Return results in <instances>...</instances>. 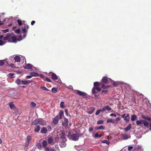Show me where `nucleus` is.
<instances>
[{
    "label": "nucleus",
    "instance_id": "obj_1",
    "mask_svg": "<svg viewBox=\"0 0 151 151\" xmlns=\"http://www.w3.org/2000/svg\"><path fill=\"white\" fill-rule=\"evenodd\" d=\"M5 40H8L9 42H14L17 41L16 37L13 35L9 34L4 37Z\"/></svg>",
    "mask_w": 151,
    "mask_h": 151
},
{
    "label": "nucleus",
    "instance_id": "obj_2",
    "mask_svg": "<svg viewBox=\"0 0 151 151\" xmlns=\"http://www.w3.org/2000/svg\"><path fill=\"white\" fill-rule=\"evenodd\" d=\"M67 136L70 139L74 141L78 140L79 139V135L77 133H73L70 135V133H69Z\"/></svg>",
    "mask_w": 151,
    "mask_h": 151
},
{
    "label": "nucleus",
    "instance_id": "obj_3",
    "mask_svg": "<svg viewBox=\"0 0 151 151\" xmlns=\"http://www.w3.org/2000/svg\"><path fill=\"white\" fill-rule=\"evenodd\" d=\"M29 26L28 25H26L24 27L22 28V32L23 34V38H24L26 36V33L27 32L28 29L29 28Z\"/></svg>",
    "mask_w": 151,
    "mask_h": 151
},
{
    "label": "nucleus",
    "instance_id": "obj_4",
    "mask_svg": "<svg viewBox=\"0 0 151 151\" xmlns=\"http://www.w3.org/2000/svg\"><path fill=\"white\" fill-rule=\"evenodd\" d=\"M51 76L53 79L55 80L56 82L59 83L61 82V81L60 80V78H58L55 74L52 73L51 75Z\"/></svg>",
    "mask_w": 151,
    "mask_h": 151
},
{
    "label": "nucleus",
    "instance_id": "obj_5",
    "mask_svg": "<svg viewBox=\"0 0 151 151\" xmlns=\"http://www.w3.org/2000/svg\"><path fill=\"white\" fill-rule=\"evenodd\" d=\"M74 93H75L79 95L83 96L85 97L86 96V94L85 93L82 92L79 90H75Z\"/></svg>",
    "mask_w": 151,
    "mask_h": 151
},
{
    "label": "nucleus",
    "instance_id": "obj_6",
    "mask_svg": "<svg viewBox=\"0 0 151 151\" xmlns=\"http://www.w3.org/2000/svg\"><path fill=\"white\" fill-rule=\"evenodd\" d=\"M122 118H124V120L126 122H128L129 120V114H124L122 115L121 116Z\"/></svg>",
    "mask_w": 151,
    "mask_h": 151
},
{
    "label": "nucleus",
    "instance_id": "obj_7",
    "mask_svg": "<svg viewBox=\"0 0 151 151\" xmlns=\"http://www.w3.org/2000/svg\"><path fill=\"white\" fill-rule=\"evenodd\" d=\"M61 134H60V137L63 140V141L65 142L66 141V139H65V132L63 131H61Z\"/></svg>",
    "mask_w": 151,
    "mask_h": 151
},
{
    "label": "nucleus",
    "instance_id": "obj_8",
    "mask_svg": "<svg viewBox=\"0 0 151 151\" xmlns=\"http://www.w3.org/2000/svg\"><path fill=\"white\" fill-rule=\"evenodd\" d=\"M4 37L3 35H1L0 36V45H3L6 43V42L5 41L1 40V39H3L4 40H5L4 39Z\"/></svg>",
    "mask_w": 151,
    "mask_h": 151
},
{
    "label": "nucleus",
    "instance_id": "obj_9",
    "mask_svg": "<svg viewBox=\"0 0 151 151\" xmlns=\"http://www.w3.org/2000/svg\"><path fill=\"white\" fill-rule=\"evenodd\" d=\"M111 109V108L108 105H106L104 106L103 109H102L101 111L103 112L106 110H108V111H110Z\"/></svg>",
    "mask_w": 151,
    "mask_h": 151
},
{
    "label": "nucleus",
    "instance_id": "obj_10",
    "mask_svg": "<svg viewBox=\"0 0 151 151\" xmlns=\"http://www.w3.org/2000/svg\"><path fill=\"white\" fill-rule=\"evenodd\" d=\"M122 135L123 139L124 140L127 139L128 138H130L131 137V136L130 135H128L126 134H122Z\"/></svg>",
    "mask_w": 151,
    "mask_h": 151
},
{
    "label": "nucleus",
    "instance_id": "obj_11",
    "mask_svg": "<svg viewBox=\"0 0 151 151\" xmlns=\"http://www.w3.org/2000/svg\"><path fill=\"white\" fill-rule=\"evenodd\" d=\"M39 124L42 126L45 125L46 124V122L41 119H39Z\"/></svg>",
    "mask_w": 151,
    "mask_h": 151
},
{
    "label": "nucleus",
    "instance_id": "obj_12",
    "mask_svg": "<svg viewBox=\"0 0 151 151\" xmlns=\"http://www.w3.org/2000/svg\"><path fill=\"white\" fill-rule=\"evenodd\" d=\"M68 119L65 118L64 119V122L62 123V125L65 127H68Z\"/></svg>",
    "mask_w": 151,
    "mask_h": 151
},
{
    "label": "nucleus",
    "instance_id": "obj_13",
    "mask_svg": "<svg viewBox=\"0 0 151 151\" xmlns=\"http://www.w3.org/2000/svg\"><path fill=\"white\" fill-rule=\"evenodd\" d=\"M20 65V63H18L17 64L16 63H15L14 64H12L10 65V66L12 68H19V66Z\"/></svg>",
    "mask_w": 151,
    "mask_h": 151
},
{
    "label": "nucleus",
    "instance_id": "obj_14",
    "mask_svg": "<svg viewBox=\"0 0 151 151\" xmlns=\"http://www.w3.org/2000/svg\"><path fill=\"white\" fill-rule=\"evenodd\" d=\"M102 80L104 83L107 84L109 83V80L107 79L106 77H103Z\"/></svg>",
    "mask_w": 151,
    "mask_h": 151
},
{
    "label": "nucleus",
    "instance_id": "obj_15",
    "mask_svg": "<svg viewBox=\"0 0 151 151\" xmlns=\"http://www.w3.org/2000/svg\"><path fill=\"white\" fill-rule=\"evenodd\" d=\"M59 116L58 115L56 116L53 119V122L55 124H57L58 121Z\"/></svg>",
    "mask_w": 151,
    "mask_h": 151
},
{
    "label": "nucleus",
    "instance_id": "obj_16",
    "mask_svg": "<svg viewBox=\"0 0 151 151\" xmlns=\"http://www.w3.org/2000/svg\"><path fill=\"white\" fill-rule=\"evenodd\" d=\"M14 60L15 61L14 63H16V62H19L20 61L21 59L20 57L18 56H17L14 57Z\"/></svg>",
    "mask_w": 151,
    "mask_h": 151
},
{
    "label": "nucleus",
    "instance_id": "obj_17",
    "mask_svg": "<svg viewBox=\"0 0 151 151\" xmlns=\"http://www.w3.org/2000/svg\"><path fill=\"white\" fill-rule=\"evenodd\" d=\"M137 116L136 115L134 114L132 115L131 120L132 121H134L135 120H137Z\"/></svg>",
    "mask_w": 151,
    "mask_h": 151
},
{
    "label": "nucleus",
    "instance_id": "obj_18",
    "mask_svg": "<svg viewBox=\"0 0 151 151\" xmlns=\"http://www.w3.org/2000/svg\"><path fill=\"white\" fill-rule=\"evenodd\" d=\"M47 129L46 128L44 127L41 130L40 132L42 134H45L47 132Z\"/></svg>",
    "mask_w": 151,
    "mask_h": 151
},
{
    "label": "nucleus",
    "instance_id": "obj_19",
    "mask_svg": "<svg viewBox=\"0 0 151 151\" xmlns=\"http://www.w3.org/2000/svg\"><path fill=\"white\" fill-rule=\"evenodd\" d=\"M32 68V65L30 64H27L26 66L24 67V68L27 69H29L31 68Z\"/></svg>",
    "mask_w": 151,
    "mask_h": 151
},
{
    "label": "nucleus",
    "instance_id": "obj_20",
    "mask_svg": "<svg viewBox=\"0 0 151 151\" xmlns=\"http://www.w3.org/2000/svg\"><path fill=\"white\" fill-rule=\"evenodd\" d=\"M131 124H129L128 126L124 129V131L125 132H127L131 128Z\"/></svg>",
    "mask_w": 151,
    "mask_h": 151
},
{
    "label": "nucleus",
    "instance_id": "obj_21",
    "mask_svg": "<svg viewBox=\"0 0 151 151\" xmlns=\"http://www.w3.org/2000/svg\"><path fill=\"white\" fill-rule=\"evenodd\" d=\"M21 82L24 85H26L28 83H29L31 82L29 80L27 81H22Z\"/></svg>",
    "mask_w": 151,
    "mask_h": 151
},
{
    "label": "nucleus",
    "instance_id": "obj_22",
    "mask_svg": "<svg viewBox=\"0 0 151 151\" xmlns=\"http://www.w3.org/2000/svg\"><path fill=\"white\" fill-rule=\"evenodd\" d=\"M39 124V119H36L32 123V125H37Z\"/></svg>",
    "mask_w": 151,
    "mask_h": 151
},
{
    "label": "nucleus",
    "instance_id": "obj_23",
    "mask_svg": "<svg viewBox=\"0 0 151 151\" xmlns=\"http://www.w3.org/2000/svg\"><path fill=\"white\" fill-rule=\"evenodd\" d=\"M143 120L137 121L136 122L137 125H139L142 124H143Z\"/></svg>",
    "mask_w": 151,
    "mask_h": 151
},
{
    "label": "nucleus",
    "instance_id": "obj_24",
    "mask_svg": "<svg viewBox=\"0 0 151 151\" xmlns=\"http://www.w3.org/2000/svg\"><path fill=\"white\" fill-rule=\"evenodd\" d=\"M64 114V112L63 111H60L59 113V118L60 119H61L62 118L63 115Z\"/></svg>",
    "mask_w": 151,
    "mask_h": 151
},
{
    "label": "nucleus",
    "instance_id": "obj_25",
    "mask_svg": "<svg viewBox=\"0 0 151 151\" xmlns=\"http://www.w3.org/2000/svg\"><path fill=\"white\" fill-rule=\"evenodd\" d=\"M90 109V110L88 111V113L90 114H91L95 110V109L93 107H91Z\"/></svg>",
    "mask_w": 151,
    "mask_h": 151
},
{
    "label": "nucleus",
    "instance_id": "obj_26",
    "mask_svg": "<svg viewBox=\"0 0 151 151\" xmlns=\"http://www.w3.org/2000/svg\"><path fill=\"white\" fill-rule=\"evenodd\" d=\"M40 127L39 125H37V127L35 128V129L34 130V131L35 132H38L40 130Z\"/></svg>",
    "mask_w": 151,
    "mask_h": 151
},
{
    "label": "nucleus",
    "instance_id": "obj_27",
    "mask_svg": "<svg viewBox=\"0 0 151 151\" xmlns=\"http://www.w3.org/2000/svg\"><path fill=\"white\" fill-rule=\"evenodd\" d=\"M142 117L144 119H146L148 121H149L150 122V121L151 120L150 118L148 117L143 116H142Z\"/></svg>",
    "mask_w": 151,
    "mask_h": 151
},
{
    "label": "nucleus",
    "instance_id": "obj_28",
    "mask_svg": "<svg viewBox=\"0 0 151 151\" xmlns=\"http://www.w3.org/2000/svg\"><path fill=\"white\" fill-rule=\"evenodd\" d=\"M53 141V139L52 137H50L48 139V142L49 143L51 144Z\"/></svg>",
    "mask_w": 151,
    "mask_h": 151
},
{
    "label": "nucleus",
    "instance_id": "obj_29",
    "mask_svg": "<svg viewBox=\"0 0 151 151\" xmlns=\"http://www.w3.org/2000/svg\"><path fill=\"white\" fill-rule=\"evenodd\" d=\"M9 106L10 108L12 109H15V107L14 105L12 103H10L9 104Z\"/></svg>",
    "mask_w": 151,
    "mask_h": 151
},
{
    "label": "nucleus",
    "instance_id": "obj_30",
    "mask_svg": "<svg viewBox=\"0 0 151 151\" xmlns=\"http://www.w3.org/2000/svg\"><path fill=\"white\" fill-rule=\"evenodd\" d=\"M143 124L145 126L147 127L148 126L149 124L148 122L145 120H143Z\"/></svg>",
    "mask_w": 151,
    "mask_h": 151
},
{
    "label": "nucleus",
    "instance_id": "obj_31",
    "mask_svg": "<svg viewBox=\"0 0 151 151\" xmlns=\"http://www.w3.org/2000/svg\"><path fill=\"white\" fill-rule=\"evenodd\" d=\"M30 74L32 76H38V74L37 73L35 72H32L30 73Z\"/></svg>",
    "mask_w": 151,
    "mask_h": 151
},
{
    "label": "nucleus",
    "instance_id": "obj_32",
    "mask_svg": "<svg viewBox=\"0 0 151 151\" xmlns=\"http://www.w3.org/2000/svg\"><path fill=\"white\" fill-rule=\"evenodd\" d=\"M42 146L43 147H45L47 145V142L45 140H44L42 142Z\"/></svg>",
    "mask_w": 151,
    "mask_h": 151
},
{
    "label": "nucleus",
    "instance_id": "obj_33",
    "mask_svg": "<svg viewBox=\"0 0 151 151\" xmlns=\"http://www.w3.org/2000/svg\"><path fill=\"white\" fill-rule=\"evenodd\" d=\"M110 87L109 85L105 86L104 85V83L102 85V88L103 89H106L107 88H109Z\"/></svg>",
    "mask_w": 151,
    "mask_h": 151
},
{
    "label": "nucleus",
    "instance_id": "obj_34",
    "mask_svg": "<svg viewBox=\"0 0 151 151\" xmlns=\"http://www.w3.org/2000/svg\"><path fill=\"white\" fill-rule=\"evenodd\" d=\"M31 139V137L30 136H28L27 137V145L29 144L30 141Z\"/></svg>",
    "mask_w": 151,
    "mask_h": 151
},
{
    "label": "nucleus",
    "instance_id": "obj_35",
    "mask_svg": "<svg viewBox=\"0 0 151 151\" xmlns=\"http://www.w3.org/2000/svg\"><path fill=\"white\" fill-rule=\"evenodd\" d=\"M100 86V83L98 82H95L94 83V87H98Z\"/></svg>",
    "mask_w": 151,
    "mask_h": 151
},
{
    "label": "nucleus",
    "instance_id": "obj_36",
    "mask_svg": "<svg viewBox=\"0 0 151 151\" xmlns=\"http://www.w3.org/2000/svg\"><path fill=\"white\" fill-rule=\"evenodd\" d=\"M114 121L112 119H109L107 121V123H114Z\"/></svg>",
    "mask_w": 151,
    "mask_h": 151
},
{
    "label": "nucleus",
    "instance_id": "obj_37",
    "mask_svg": "<svg viewBox=\"0 0 151 151\" xmlns=\"http://www.w3.org/2000/svg\"><path fill=\"white\" fill-rule=\"evenodd\" d=\"M101 142L102 143H106L108 145H109L110 143V142L109 141L106 140H103Z\"/></svg>",
    "mask_w": 151,
    "mask_h": 151
},
{
    "label": "nucleus",
    "instance_id": "obj_38",
    "mask_svg": "<svg viewBox=\"0 0 151 151\" xmlns=\"http://www.w3.org/2000/svg\"><path fill=\"white\" fill-rule=\"evenodd\" d=\"M21 80L19 79H18L15 82L16 83L18 84V85H20L21 82Z\"/></svg>",
    "mask_w": 151,
    "mask_h": 151
},
{
    "label": "nucleus",
    "instance_id": "obj_39",
    "mask_svg": "<svg viewBox=\"0 0 151 151\" xmlns=\"http://www.w3.org/2000/svg\"><path fill=\"white\" fill-rule=\"evenodd\" d=\"M37 148L39 149H41L42 147V145L40 143H37Z\"/></svg>",
    "mask_w": 151,
    "mask_h": 151
},
{
    "label": "nucleus",
    "instance_id": "obj_40",
    "mask_svg": "<svg viewBox=\"0 0 151 151\" xmlns=\"http://www.w3.org/2000/svg\"><path fill=\"white\" fill-rule=\"evenodd\" d=\"M4 60H0V66H2L4 64Z\"/></svg>",
    "mask_w": 151,
    "mask_h": 151
},
{
    "label": "nucleus",
    "instance_id": "obj_41",
    "mask_svg": "<svg viewBox=\"0 0 151 151\" xmlns=\"http://www.w3.org/2000/svg\"><path fill=\"white\" fill-rule=\"evenodd\" d=\"M41 88L43 90L48 91H49V90L46 87H41Z\"/></svg>",
    "mask_w": 151,
    "mask_h": 151
},
{
    "label": "nucleus",
    "instance_id": "obj_42",
    "mask_svg": "<svg viewBox=\"0 0 151 151\" xmlns=\"http://www.w3.org/2000/svg\"><path fill=\"white\" fill-rule=\"evenodd\" d=\"M104 129V127L102 125H101L100 127L96 128V129Z\"/></svg>",
    "mask_w": 151,
    "mask_h": 151
},
{
    "label": "nucleus",
    "instance_id": "obj_43",
    "mask_svg": "<svg viewBox=\"0 0 151 151\" xmlns=\"http://www.w3.org/2000/svg\"><path fill=\"white\" fill-rule=\"evenodd\" d=\"M57 91V90L55 88H53L52 89V92L54 93H56Z\"/></svg>",
    "mask_w": 151,
    "mask_h": 151
},
{
    "label": "nucleus",
    "instance_id": "obj_44",
    "mask_svg": "<svg viewBox=\"0 0 151 151\" xmlns=\"http://www.w3.org/2000/svg\"><path fill=\"white\" fill-rule=\"evenodd\" d=\"M92 93H93V94H94L97 93V92L96 91L95 88L94 87H93L92 88Z\"/></svg>",
    "mask_w": 151,
    "mask_h": 151
},
{
    "label": "nucleus",
    "instance_id": "obj_45",
    "mask_svg": "<svg viewBox=\"0 0 151 151\" xmlns=\"http://www.w3.org/2000/svg\"><path fill=\"white\" fill-rule=\"evenodd\" d=\"M64 103L63 102H61L60 103V107L61 108H63L64 107Z\"/></svg>",
    "mask_w": 151,
    "mask_h": 151
},
{
    "label": "nucleus",
    "instance_id": "obj_46",
    "mask_svg": "<svg viewBox=\"0 0 151 151\" xmlns=\"http://www.w3.org/2000/svg\"><path fill=\"white\" fill-rule=\"evenodd\" d=\"M101 110H102V109H101L97 110L96 112V114H95L96 115H97L98 114H99L100 113L101 111Z\"/></svg>",
    "mask_w": 151,
    "mask_h": 151
},
{
    "label": "nucleus",
    "instance_id": "obj_47",
    "mask_svg": "<svg viewBox=\"0 0 151 151\" xmlns=\"http://www.w3.org/2000/svg\"><path fill=\"white\" fill-rule=\"evenodd\" d=\"M103 122H104L103 121V120H99L98 121V122H97V124H103Z\"/></svg>",
    "mask_w": 151,
    "mask_h": 151
},
{
    "label": "nucleus",
    "instance_id": "obj_48",
    "mask_svg": "<svg viewBox=\"0 0 151 151\" xmlns=\"http://www.w3.org/2000/svg\"><path fill=\"white\" fill-rule=\"evenodd\" d=\"M102 136V135L101 134H100L99 135V134L97 133H96L95 134V137H101Z\"/></svg>",
    "mask_w": 151,
    "mask_h": 151
},
{
    "label": "nucleus",
    "instance_id": "obj_49",
    "mask_svg": "<svg viewBox=\"0 0 151 151\" xmlns=\"http://www.w3.org/2000/svg\"><path fill=\"white\" fill-rule=\"evenodd\" d=\"M66 145V144L64 142H63L61 143L60 144V146L62 147H64Z\"/></svg>",
    "mask_w": 151,
    "mask_h": 151
},
{
    "label": "nucleus",
    "instance_id": "obj_50",
    "mask_svg": "<svg viewBox=\"0 0 151 151\" xmlns=\"http://www.w3.org/2000/svg\"><path fill=\"white\" fill-rule=\"evenodd\" d=\"M17 22L18 23V24L20 26L22 25V22L21 20H17Z\"/></svg>",
    "mask_w": 151,
    "mask_h": 151
},
{
    "label": "nucleus",
    "instance_id": "obj_51",
    "mask_svg": "<svg viewBox=\"0 0 151 151\" xmlns=\"http://www.w3.org/2000/svg\"><path fill=\"white\" fill-rule=\"evenodd\" d=\"M95 88L96 90L98 91H99L101 90V88H100L99 87H96Z\"/></svg>",
    "mask_w": 151,
    "mask_h": 151
},
{
    "label": "nucleus",
    "instance_id": "obj_52",
    "mask_svg": "<svg viewBox=\"0 0 151 151\" xmlns=\"http://www.w3.org/2000/svg\"><path fill=\"white\" fill-rule=\"evenodd\" d=\"M31 104L32 106L34 107H35L36 105V104L34 102H32L31 103Z\"/></svg>",
    "mask_w": 151,
    "mask_h": 151
},
{
    "label": "nucleus",
    "instance_id": "obj_53",
    "mask_svg": "<svg viewBox=\"0 0 151 151\" xmlns=\"http://www.w3.org/2000/svg\"><path fill=\"white\" fill-rule=\"evenodd\" d=\"M14 75V74L12 73H10L9 74V77H10L11 78H13Z\"/></svg>",
    "mask_w": 151,
    "mask_h": 151
},
{
    "label": "nucleus",
    "instance_id": "obj_54",
    "mask_svg": "<svg viewBox=\"0 0 151 151\" xmlns=\"http://www.w3.org/2000/svg\"><path fill=\"white\" fill-rule=\"evenodd\" d=\"M93 127H91L89 128V131L90 132H91L93 130Z\"/></svg>",
    "mask_w": 151,
    "mask_h": 151
},
{
    "label": "nucleus",
    "instance_id": "obj_55",
    "mask_svg": "<svg viewBox=\"0 0 151 151\" xmlns=\"http://www.w3.org/2000/svg\"><path fill=\"white\" fill-rule=\"evenodd\" d=\"M121 119L119 117H117L116 118L115 120V121L116 122H117L119 120H120Z\"/></svg>",
    "mask_w": 151,
    "mask_h": 151
},
{
    "label": "nucleus",
    "instance_id": "obj_56",
    "mask_svg": "<svg viewBox=\"0 0 151 151\" xmlns=\"http://www.w3.org/2000/svg\"><path fill=\"white\" fill-rule=\"evenodd\" d=\"M133 148V147L132 146H129L128 147V150L130 151Z\"/></svg>",
    "mask_w": 151,
    "mask_h": 151
},
{
    "label": "nucleus",
    "instance_id": "obj_57",
    "mask_svg": "<svg viewBox=\"0 0 151 151\" xmlns=\"http://www.w3.org/2000/svg\"><path fill=\"white\" fill-rule=\"evenodd\" d=\"M45 80L49 82H51V81L50 79L48 78H46Z\"/></svg>",
    "mask_w": 151,
    "mask_h": 151
},
{
    "label": "nucleus",
    "instance_id": "obj_58",
    "mask_svg": "<svg viewBox=\"0 0 151 151\" xmlns=\"http://www.w3.org/2000/svg\"><path fill=\"white\" fill-rule=\"evenodd\" d=\"M65 112L66 115L68 116V110L67 109L65 110Z\"/></svg>",
    "mask_w": 151,
    "mask_h": 151
},
{
    "label": "nucleus",
    "instance_id": "obj_59",
    "mask_svg": "<svg viewBox=\"0 0 151 151\" xmlns=\"http://www.w3.org/2000/svg\"><path fill=\"white\" fill-rule=\"evenodd\" d=\"M32 76L30 74V75H29V76H27L26 77V78H31L32 77Z\"/></svg>",
    "mask_w": 151,
    "mask_h": 151
},
{
    "label": "nucleus",
    "instance_id": "obj_60",
    "mask_svg": "<svg viewBox=\"0 0 151 151\" xmlns=\"http://www.w3.org/2000/svg\"><path fill=\"white\" fill-rule=\"evenodd\" d=\"M20 29H18L16 31V32L17 33H19L20 32Z\"/></svg>",
    "mask_w": 151,
    "mask_h": 151
},
{
    "label": "nucleus",
    "instance_id": "obj_61",
    "mask_svg": "<svg viewBox=\"0 0 151 151\" xmlns=\"http://www.w3.org/2000/svg\"><path fill=\"white\" fill-rule=\"evenodd\" d=\"M35 22L34 21H32L31 22V24L32 25H33L35 23Z\"/></svg>",
    "mask_w": 151,
    "mask_h": 151
},
{
    "label": "nucleus",
    "instance_id": "obj_62",
    "mask_svg": "<svg viewBox=\"0 0 151 151\" xmlns=\"http://www.w3.org/2000/svg\"><path fill=\"white\" fill-rule=\"evenodd\" d=\"M40 77L42 78H43L45 77V76L42 74H41L40 75Z\"/></svg>",
    "mask_w": 151,
    "mask_h": 151
},
{
    "label": "nucleus",
    "instance_id": "obj_63",
    "mask_svg": "<svg viewBox=\"0 0 151 151\" xmlns=\"http://www.w3.org/2000/svg\"><path fill=\"white\" fill-rule=\"evenodd\" d=\"M45 151H49L48 147H46L45 148Z\"/></svg>",
    "mask_w": 151,
    "mask_h": 151
},
{
    "label": "nucleus",
    "instance_id": "obj_64",
    "mask_svg": "<svg viewBox=\"0 0 151 151\" xmlns=\"http://www.w3.org/2000/svg\"><path fill=\"white\" fill-rule=\"evenodd\" d=\"M107 90H103L102 91V92H105V93H107Z\"/></svg>",
    "mask_w": 151,
    "mask_h": 151
}]
</instances>
